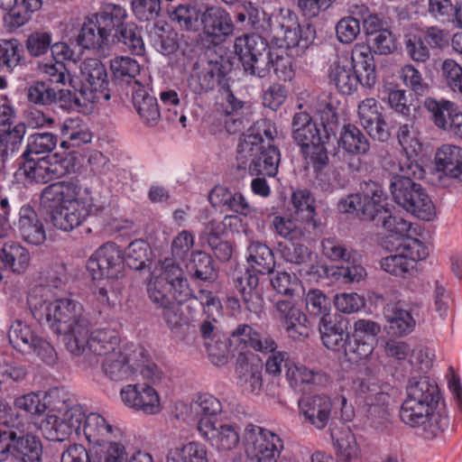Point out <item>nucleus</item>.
<instances>
[{
    "mask_svg": "<svg viewBox=\"0 0 462 462\" xmlns=\"http://www.w3.org/2000/svg\"><path fill=\"white\" fill-rule=\"evenodd\" d=\"M68 435L50 439L62 442L71 436L82 443L70 444L63 450L60 462H127L129 437L125 430L99 412H83L77 422L68 424Z\"/></svg>",
    "mask_w": 462,
    "mask_h": 462,
    "instance_id": "f257e3e1",
    "label": "nucleus"
},
{
    "mask_svg": "<svg viewBox=\"0 0 462 462\" xmlns=\"http://www.w3.org/2000/svg\"><path fill=\"white\" fill-rule=\"evenodd\" d=\"M37 285L31 289L27 297L29 309L39 322H45L57 333L66 335L67 349L73 355L84 352L87 335V320L82 317V305L63 297L57 285Z\"/></svg>",
    "mask_w": 462,
    "mask_h": 462,
    "instance_id": "f03ea898",
    "label": "nucleus"
},
{
    "mask_svg": "<svg viewBox=\"0 0 462 462\" xmlns=\"http://www.w3.org/2000/svg\"><path fill=\"white\" fill-rule=\"evenodd\" d=\"M398 140L405 156L397 163L393 162L391 171L395 176L390 185L392 196L408 213L430 221L436 216L435 206L426 190L413 180L424 176V170L413 159L421 152V143L418 134L408 125L400 127Z\"/></svg>",
    "mask_w": 462,
    "mask_h": 462,
    "instance_id": "7ed1b4c3",
    "label": "nucleus"
},
{
    "mask_svg": "<svg viewBox=\"0 0 462 462\" xmlns=\"http://www.w3.org/2000/svg\"><path fill=\"white\" fill-rule=\"evenodd\" d=\"M43 198L52 200L53 226L69 232L79 226L89 216L100 214L107 206L105 197L93 194L78 179H70L47 187Z\"/></svg>",
    "mask_w": 462,
    "mask_h": 462,
    "instance_id": "20e7f679",
    "label": "nucleus"
},
{
    "mask_svg": "<svg viewBox=\"0 0 462 462\" xmlns=\"http://www.w3.org/2000/svg\"><path fill=\"white\" fill-rule=\"evenodd\" d=\"M14 405L31 415L45 414L39 423V430L47 439L65 438L69 431L68 424L77 422V419L86 411L82 405L67 400L64 391L58 388L22 394L14 399Z\"/></svg>",
    "mask_w": 462,
    "mask_h": 462,
    "instance_id": "39448f33",
    "label": "nucleus"
},
{
    "mask_svg": "<svg viewBox=\"0 0 462 462\" xmlns=\"http://www.w3.org/2000/svg\"><path fill=\"white\" fill-rule=\"evenodd\" d=\"M276 130L271 121L260 119L240 138L236 160L239 169H247L252 176L274 177L278 172L281 153L273 144Z\"/></svg>",
    "mask_w": 462,
    "mask_h": 462,
    "instance_id": "423d86ee",
    "label": "nucleus"
},
{
    "mask_svg": "<svg viewBox=\"0 0 462 462\" xmlns=\"http://www.w3.org/2000/svg\"><path fill=\"white\" fill-rule=\"evenodd\" d=\"M438 402L436 385L425 378L410 381L407 396L400 411L402 421L410 427L420 429L425 438L438 436L449 425L448 416L437 411Z\"/></svg>",
    "mask_w": 462,
    "mask_h": 462,
    "instance_id": "0eeeda50",
    "label": "nucleus"
},
{
    "mask_svg": "<svg viewBox=\"0 0 462 462\" xmlns=\"http://www.w3.org/2000/svg\"><path fill=\"white\" fill-rule=\"evenodd\" d=\"M147 294L152 303L163 308V319L173 329L181 321V314L177 304L191 297V290L181 268L167 259L152 268L147 282Z\"/></svg>",
    "mask_w": 462,
    "mask_h": 462,
    "instance_id": "6e6552de",
    "label": "nucleus"
},
{
    "mask_svg": "<svg viewBox=\"0 0 462 462\" xmlns=\"http://www.w3.org/2000/svg\"><path fill=\"white\" fill-rule=\"evenodd\" d=\"M340 106V102L336 97L328 95H322L318 98L311 97L310 103L298 106L299 109H310L320 121V127L316 123L314 129H311V126L304 131L307 140L296 141L302 147V152L310 163L317 167L328 162L325 143L334 134L341 110Z\"/></svg>",
    "mask_w": 462,
    "mask_h": 462,
    "instance_id": "1a4fd4ad",
    "label": "nucleus"
},
{
    "mask_svg": "<svg viewBox=\"0 0 462 462\" xmlns=\"http://www.w3.org/2000/svg\"><path fill=\"white\" fill-rule=\"evenodd\" d=\"M328 79L343 95H351L362 85L371 88L376 82L374 56L366 44L356 43L351 53H342L331 61Z\"/></svg>",
    "mask_w": 462,
    "mask_h": 462,
    "instance_id": "9d476101",
    "label": "nucleus"
},
{
    "mask_svg": "<svg viewBox=\"0 0 462 462\" xmlns=\"http://www.w3.org/2000/svg\"><path fill=\"white\" fill-rule=\"evenodd\" d=\"M86 268L92 280H106L104 286L94 291L96 300L104 307L114 308L121 301L123 287L118 279L124 275L122 252L113 243H107L97 249L88 258Z\"/></svg>",
    "mask_w": 462,
    "mask_h": 462,
    "instance_id": "9b49d317",
    "label": "nucleus"
},
{
    "mask_svg": "<svg viewBox=\"0 0 462 462\" xmlns=\"http://www.w3.org/2000/svg\"><path fill=\"white\" fill-rule=\"evenodd\" d=\"M351 389L365 423L376 430H382L388 420L390 385L383 383L372 370L365 368L353 380Z\"/></svg>",
    "mask_w": 462,
    "mask_h": 462,
    "instance_id": "f8f14e48",
    "label": "nucleus"
},
{
    "mask_svg": "<svg viewBox=\"0 0 462 462\" xmlns=\"http://www.w3.org/2000/svg\"><path fill=\"white\" fill-rule=\"evenodd\" d=\"M337 207L340 212L360 215L364 219L382 226L386 232L396 230L394 225L399 226L401 230L407 226L403 217L393 213L387 194L374 183L366 184L362 193L350 194L341 199Z\"/></svg>",
    "mask_w": 462,
    "mask_h": 462,
    "instance_id": "ddd939ff",
    "label": "nucleus"
},
{
    "mask_svg": "<svg viewBox=\"0 0 462 462\" xmlns=\"http://www.w3.org/2000/svg\"><path fill=\"white\" fill-rule=\"evenodd\" d=\"M142 374L148 382L125 385L120 390V400L129 409L147 415L158 414L163 406L155 386L161 382L162 373L151 365L142 371Z\"/></svg>",
    "mask_w": 462,
    "mask_h": 462,
    "instance_id": "4468645a",
    "label": "nucleus"
},
{
    "mask_svg": "<svg viewBox=\"0 0 462 462\" xmlns=\"http://www.w3.org/2000/svg\"><path fill=\"white\" fill-rule=\"evenodd\" d=\"M121 13H113V4L102 5L97 13L87 15L78 34V45L96 51H107L112 42L113 20L121 18Z\"/></svg>",
    "mask_w": 462,
    "mask_h": 462,
    "instance_id": "2eb2a0df",
    "label": "nucleus"
},
{
    "mask_svg": "<svg viewBox=\"0 0 462 462\" xmlns=\"http://www.w3.org/2000/svg\"><path fill=\"white\" fill-rule=\"evenodd\" d=\"M148 364L145 349L134 343H123L116 350L106 356L102 361V371L112 381H124L142 374Z\"/></svg>",
    "mask_w": 462,
    "mask_h": 462,
    "instance_id": "dca6fc26",
    "label": "nucleus"
},
{
    "mask_svg": "<svg viewBox=\"0 0 462 462\" xmlns=\"http://www.w3.org/2000/svg\"><path fill=\"white\" fill-rule=\"evenodd\" d=\"M243 445L249 462H277L283 449L278 434L253 424L245 428Z\"/></svg>",
    "mask_w": 462,
    "mask_h": 462,
    "instance_id": "f3484780",
    "label": "nucleus"
},
{
    "mask_svg": "<svg viewBox=\"0 0 462 462\" xmlns=\"http://www.w3.org/2000/svg\"><path fill=\"white\" fill-rule=\"evenodd\" d=\"M6 426L0 427V462L13 456L21 462H37L40 460L42 448L41 440L32 435H23V431Z\"/></svg>",
    "mask_w": 462,
    "mask_h": 462,
    "instance_id": "a211bd4d",
    "label": "nucleus"
},
{
    "mask_svg": "<svg viewBox=\"0 0 462 462\" xmlns=\"http://www.w3.org/2000/svg\"><path fill=\"white\" fill-rule=\"evenodd\" d=\"M8 339L15 350L23 354L33 353L46 365H54L57 360V353L51 344L38 336L25 321L16 319L12 322Z\"/></svg>",
    "mask_w": 462,
    "mask_h": 462,
    "instance_id": "6ab92c4d",
    "label": "nucleus"
},
{
    "mask_svg": "<svg viewBox=\"0 0 462 462\" xmlns=\"http://www.w3.org/2000/svg\"><path fill=\"white\" fill-rule=\"evenodd\" d=\"M404 223L407 226L403 230L394 225L393 227L397 230L387 231L390 237L383 241V246L389 251L400 252L414 268L417 262L429 256L430 250L427 244L418 237L419 226L405 219Z\"/></svg>",
    "mask_w": 462,
    "mask_h": 462,
    "instance_id": "aec40b11",
    "label": "nucleus"
},
{
    "mask_svg": "<svg viewBox=\"0 0 462 462\" xmlns=\"http://www.w3.org/2000/svg\"><path fill=\"white\" fill-rule=\"evenodd\" d=\"M267 42L257 33H246L236 37L234 42V52L243 65L245 72L263 78L267 69L263 67V53L267 49Z\"/></svg>",
    "mask_w": 462,
    "mask_h": 462,
    "instance_id": "412c9836",
    "label": "nucleus"
},
{
    "mask_svg": "<svg viewBox=\"0 0 462 462\" xmlns=\"http://www.w3.org/2000/svg\"><path fill=\"white\" fill-rule=\"evenodd\" d=\"M81 86L79 94L85 101L94 104L101 97L108 100L110 96L106 92L108 86L107 73L102 61L96 58L85 59L80 66Z\"/></svg>",
    "mask_w": 462,
    "mask_h": 462,
    "instance_id": "4be33fe9",
    "label": "nucleus"
},
{
    "mask_svg": "<svg viewBox=\"0 0 462 462\" xmlns=\"http://www.w3.org/2000/svg\"><path fill=\"white\" fill-rule=\"evenodd\" d=\"M197 430L199 436L218 452L233 450L240 442L238 426L219 419L199 420Z\"/></svg>",
    "mask_w": 462,
    "mask_h": 462,
    "instance_id": "5701e85b",
    "label": "nucleus"
},
{
    "mask_svg": "<svg viewBox=\"0 0 462 462\" xmlns=\"http://www.w3.org/2000/svg\"><path fill=\"white\" fill-rule=\"evenodd\" d=\"M70 169V162L57 153L39 160L28 158L20 167L21 174L36 182H49L66 175Z\"/></svg>",
    "mask_w": 462,
    "mask_h": 462,
    "instance_id": "b1692460",
    "label": "nucleus"
},
{
    "mask_svg": "<svg viewBox=\"0 0 462 462\" xmlns=\"http://www.w3.org/2000/svg\"><path fill=\"white\" fill-rule=\"evenodd\" d=\"M269 22L276 43L301 49L307 47L308 41L301 37L300 27L295 13L290 9H281L272 15Z\"/></svg>",
    "mask_w": 462,
    "mask_h": 462,
    "instance_id": "393cba45",
    "label": "nucleus"
},
{
    "mask_svg": "<svg viewBox=\"0 0 462 462\" xmlns=\"http://www.w3.org/2000/svg\"><path fill=\"white\" fill-rule=\"evenodd\" d=\"M121 346L120 337L116 330L107 328H97L88 335V329L87 328L84 352L76 356H84L83 362L86 364V367H93L97 361L90 357L91 353L106 357L116 351Z\"/></svg>",
    "mask_w": 462,
    "mask_h": 462,
    "instance_id": "a878e982",
    "label": "nucleus"
},
{
    "mask_svg": "<svg viewBox=\"0 0 462 462\" xmlns=\"http://www.w3.org/2000/svg\"><path fill=\"white\" fill-rule=\"evenodd\" d=\"M278 319L287 336L294 341H303L309 337L310 324L307 316L290 300L276 303Z\"/></svg>",
    "mask_w": 462,
    "mask_h": 462,
    "instance_id": "bb28decb",
    "label": "nucleus"
},
{
    "mask_svg": "<svg viewBox=\"0 0 462 462\" xmlns=\"http://www.w3.org/2000/svg\"><path fill=\"white\" fill-rule=\"evenodd\" d=\"M121 13V18L113 20L112 42L124 44L134 55H143L145 45L138 26L133 22H126L127 11L121 5L113 4V13Z\"/></svg>",
    "mask_w": 462,
    "mask_h": 462,
    "instance_id": "cd10ccee",
    "label": "nucleus"
},
{
    "mask_svg": "<svg viewBox=\"0 0 462 462\" xmlns=\"http://www.w3.org/2000/svg\"><path fill=\"white\" fill-rule=\"evenodd\" d=\"M360 125L374 139L385 141L389 137L386 122L381 112V106L374 97H366L357 106Z\"/></svg>",
    "mask_w": 462,
    "mask_h": 462,
    "instance_id": "c85d7f7f",
    "label": "nucleus"
},
{
    "mask_svg": "<svg viewBox=\"0 0 462 462\" xmlns=\"http://www.w3.org/2000/svg\"><path fill=\"white\" fill-rule=\"evenodd\" d=\"M154 48L164 56L173 55L177 62L184 63L188 58L187 50L179 42L178 33L164 21H158L150 31Z\"/></svg>",
    "mask_w": 462,
    "mask_h": 462,
    "instance_id": "c756f323",
    "label": "nucleus"
},
{
    "mask_svg": "<svg viewBox=\"0 0 462 462\" xmlns=\"http://www.w3.org/2000/svg\"><path fill=\"white\" fill-rule=\"evenodd\" d=\"M201 26L204 33L215 44L224 42L234 31L230 14L219 6L206 9L201 14Z\"/></svg>",
    "mask_w": 462,
    "mask_h": 462,
    "instance_id": "7c9ffc66",
    "label": "nucleus"
},
{
    "mask_svg": "<svg viewBox=\"0 0 462 462\" xmlns=\"http://www.w3.org/2000/svg\"><path fill=\"white\" fill-rule=\"evenodd\" d=\"M332 407V401L324 394L305 396L298 402L300 415L319 430L327 426L331 416Z\"/></svg>",
    "mask_w": 462,
    "mask_h": 462,
    "instance_id": "2f4dec72",
    "label": "nucleus"
},
{
    "mask_svg": "<svg viewBox=\"0 0 462 462\" xmlns=\"http://www.w3.org/2000/svg\"><path fill=\"white\" fill-rule=\"evenodd\" d=\"M389 333L402 337L411 333L416 327L414 309L406 302L388 304L383 310Z\"/></svg>",
    "mask_w": 462,
    "mask_h": 462,
    "instance_id": "473e14b6",
    "label": "nucleus"
},
{
    "mask_svg": "<svg viewBox=\"0 0 462 462\" xmlns=\"http://www.w3.org/2000/svg\"><path fill=\"white\" fill-rule=\"evenodd\" d=\"M239 387L246 393L258 394L263 386L262 365L253 354H240L236 367Z\"/></svg>",
    "mask_w": 462,
    "mask_h": 462,
    "instance_id": "72a5a7b5",
    "label": "nucleus"
},
{
    "mask_svg": "<svg viewBox=\"0 0 462 462\" xmlns=\"http://www.w3.org/2000/svg\"><path fill=\"white\" fill-rule=\"evenodd\" d=\"M229 344L230 346L237 350L252 348L265 354L277 348V344L273 339L263 337L256 330L246 324L237 326L231 333Z\"/></svg>",
    "mask_w": 462,
    "mask_h": 462,
    "instance_id": "f704fd0d",
    "label": "nucleus"
},
{
    "mask_svg": "<svg viewBox=\"0 0 462 462\" xmlns=\"http://www.w3.org/2000/svg\"><path fill=\"white\" fill-rule=\"evenodd\" d=\"M14 225L20 236L28 244L38 245L46 239L42 220L29 205L21 207Z\"/></svg>",
    "mask_w": 462,
    "mask_h": 462,
    "instance_id": "c9c22d12",
    "label": "nucleus"
},
{
    "mask_svg": "<svg viewBox=\"0 0 462 462\" xmlns=\"http://www.w3.org/2000/svg\"><path fill=\"white\" fill-rule=\"evenodd\" d=\"M212 207L220 208L226 207L245 217H255L256 209L250 206L245 198L239 192L232 193L223 185H216L208 194Z\"/></svg>",
    "mask_w": 462,
    "mask_h": 462,
    "instance_id": "e433bc0d",
    "label": "nucleus"
},
{
    "mask_svg": "<svg viewBox=\"0 0 462 462\" xmlns=\"http://www.w3.org/2000/svg\"><path fill=\"white\" fill-rule=\"evenodd\" d=\"M134 86L137 88L134 90L132 96L134 107L145 125L153 126L161 117L157 99L148 93V82L135 80Z\"/></svg>",
    "mask_w": 462,
    "mask_h": 462,
    "instance_id": "4c0bfd02",
    "label": "nucleus"
},
{
    "mask_svg": "<svg viewBox=\"0 0 462 462\" xmlns=\"http://www.w3.org/2000/svg\"><path fill=\"white\" fill-rule=\"evenodd\" d=\"M435 169L438 172L462 180V148L453 144H443L436 151Z\"/></svg>",
    "mask_w": 462,
    "mask_h": 462,
    "instance_id": "58836bf2",
    "label": "nucleus"
},
{
    "mask_svg": "<svg viewBox=\"0 0 462 462\" xmlns=\"http://www.w3.org/2000/svg\"><path fill=\"white\" fill-rule=\"evenodd\" d=\"M277 47L270 49L267 54V61L262 64L267 70V75L273 72L281 80H291L294 76L292 60L288 52V47L282 43H276Z\"/></svg>",
    "mask_w": 462,
    "mask_h": 462,
    "instance_id": "ea45409f",
    "label": "nucleus"
},
{
    "mask_svg": "<svg viewBox=\"0 0 462 462\" xmlns=\"http://www.w3.org/2000/svg\"><path fill=\"white\" fill-rule=\"evenodd\" d=\"M1 6L7 10L5 21L11 28H18L25 24L32 14L42 6V0H0Z\"/></svg>",
    "mask_w": 462,
    "mask_h": 462,
    "instance_id": "a19ab883",
    "label": "nucleus"
},
{
    "mask_svg": "<svg viewBox=\"0 0 462 462\" xmlns=\"http://www.w3.org/2000/svg\"><path fill=\"white\" fill-rule=\"evenodd\" d=\"M28 250L17 241L5 242L0 249V262L9 271L24 273L30 264Z\"/></svg>",
    "mask_w": 462,
    "mask_h": 462,
    "instance_id": "79ce46f5",
    "label": "nucleus"
},
{
    "mask_svg": "<svg viewBox=\"0 0 462 462\" xmlns=\"http://www.w3.org/2000/svg\"><path fill=\"white\" fill-rule=\"evenodd\" d=\"M282 255L286 262L300 266V275H310L319 272L318 270V254L310 252L302 245L292 243L282 250Z\"/></svg>",
    "mask_w": 462,
    "mask_h": 462,
    "instance_id": "37998d69",
    "label": "nucleus"
},
{
    "mask_svg": "<svg viewBox=\"0 0 462 462\" xmlns=\"http://www.w3.org/2000/svg\"><path fill=\"white\" fill-rule=\"evenodd\" d=\"M291 203L295 215L308 226L314 229L320 226V222L317 218L315 199L310 190L302 189L293 191Z\"/></svg>",
    "mask_w": 462,
    "mask_h": 462,
    "instance_id": "c03bdc74",
    "label": "nucleus"
},
{
    "mask_svg": "<svg viewBox=\"0 0 462 462\" xmlns=\"http://www.w3.org/2000/svg\"><path fill=\"white\" fill-rule=\"evenodd\" d=\"M60 134L63 137L60 146H79L91 142L92 134L88 125L79 117H70L63 121L60 125Z\"/></svg>",
    "mask_w": 462,
    "mask_h": 462,
    "instance_id": "a18cd8bd",
    "label": "nucleus"
},
{
    "mask_svg": "<svg viewBox=\"0 0 462 462\" xmlns=\"http://www.w3.org/2000/svg\"><path fill=\"white\" fill-rule=\"evenodd\" d=\"M252 272L247 269L244 276L237 278L236 287L242 294L248 310L257 312L262 309L263 300L257 273H252Z\"/></svg>",
    "mask_w": 462,
    "mask_h": 462,
    "instance_id": "49530a36",
    "label": "nucleus"
},
{
    "mask_svg": "<svg viewBox=\"0 0 462 462\" xmlns=\"http://www.w3.org/2000/svg\"><path fill=\"white\" fill-rule=\"evenodd\" d=\"M246 262L249 270L261 274L270 273L275 267L273 251L261 242H252L248 245Z\"/></svg>",
    "mask_w": 462,
    "mask_h": 462,
    "instance_id": "de8ad7c7",
    "label": "nucleus"
},
{
    "mask_svg": "<svg viewBox=\"0 0 462 462\" xmlns=\"http://www.w3.org/2000/svg\"><path fill=\"white\" fill-rule=\"evenodd\" d=\"M338 148L348 154H365L369 151V142L362 131L352 124L345 125L339 134Z\"/></svg>",
    "mask_w": 462,
    "mask_h": 462,
    "instance_id": "09e8293b",
    "label": "nucleus"
},
{
    "mask_svg": "<svg viewBox=\"0 0 462 462\" xmlns=\"http://www.w3.org/2000/svg\"><path fill=\"white\" fill-rule=\"evenodd\" d=\"M319 332L323 345L334 352L345 353L348 335L340 323L324 319L319 321Z\"/></svg>",
    "mask_w": 462,
    "mask_h": 462,
    "instance_id": "8fccbe9b",
    "label": "nucleus"
},
{
    "mask_svg": "<svg viewBox=\"0 0 462 462\" xmlns=\"http://www.w3.org/2000/svg\"><path fill=\"white\" fill-rule=\"evenodd\" d=\"M216 66L211 63L196 64L188 79V88L194 94L211 90L217 82Z\"/></svg>",
    "mask_w": 462,
    "mask_h": 462,
    "instance_id": "3c124183",
    "label": "nucleus"
},
{
    "mask_svg": "<svg viewBox=\"0 0 462 462\" xmlns=\"http://www.w3.org/2000/svg\"><path fill=\"white\" fill-rule=\"evenodd\" d=\"M219 105L221 112L226 116L224 121L226 130L230 134L240 131L243 126V120L238 116V111L242 108V102L229 89H224Z\"/></svg>",
    "mask_w": 462,
    "mask_h": 462,
    "instance_id": "603ef678",
    "label": "nucleus"
},
{
    "mask_svg": "<svg viewBox=\"0 0 462 462\" xmlns=\"http://www.w3.org/2000/svg\"><path fill=\"white\" fill-rule=\"evenodd\" d=\"M166 462H208V448L199 441H189L171 448Z\"/></svg>",
    "mask_w": 462,
    "mask_h": 462,
    "instance_id": "864d4df0",
    "label": "nucleus"
},
{
    "mask_svg": "<svg viewBox=\"0 0 462 462\" xmlns=\"http://www.w3.org/2000/svg\"><path fill=\"white\" fill-rule=\"evenodd\" d=\"M286 378L291 387L300 391L305 385L321 383L324 375L302 364L293 362L286 371Z\"/></svg>",
    "mask_w": 462,
    "mask_h": 462,
    "instance_id": "5fc2aeb1",
    "label": "nucleus"
},
{
    "mask_svg": "<svg viewBox=\"0 0 462 462\" xmlns=\"http://www.w3.org/2000/svg\"><path fill=\"white\" fill-rule=\"evenodd\" d=\"M0 129V158H5L14 152L21 145L26 133V126L23 123L12 125V122Z\"/></svg>",
    "mask_w": 462,
    "mask_h": 462,
    "instance_id": "6e6d98bb",
    "label": "nucleus"
},
{
    "mask_svg": "<svg viewBox=\"0 0 462 462\" xmlns=\"http://www.w3.org/2000/svg\"><path fill=\"white\" fill-rule=\"evenodd\" d=\"M424 106L430 113L434 125L442 130H447L448 124L457 108L455 103L446 99L427 98Z\"/></svg>",
    "mask_w": 462,
    "mask_h": 462,
    "instance_id": "4d7b16f0",
    "label": "nucleus"
},
{
    "mask_svg": "<svg viewBox=\"0 0 462 462\" xmlns=\"http://www.w3.org/2000/svg\"><path fill=\"white\" fill-rule=\"evenodd\" d=\"M159 97L166 119L169 122L179 123L182 127H186L187 117L178 93L173 89H166L162 90Z\"/></svg>",
    "mask_w": 462,
    "mask_h": 462,
    "instance_id": "13d9d810",
    "label": "nucleus"
},
{
    "mask_svg": "<svg viewBox=\"0 0 462 462\" xmlns=\"http://www.w3.org/2000/svg\"><path fill=\"white\" fill-rule=\"evenodd\" d=\"M23 57V46L16 39L0 40V72L11 73Z\"/></svg>",
    "mask_w": 462,
    "mask_h": 462,
    "instance_id": "bf43d9fd",
    "label": "nucleus"
},
{
    "mask_svg": "<svg viewBox=\"0 0 462 462\" xmlns=\"http://www.w3.org/2000/svg\"><path fill=\"white\" fill-rule=\"evenodd\" d=\"M110 70L116 80L134 82L140 75L141 66L136 60L129 56H116L110 60Z\"/></svg>",
    "mask_w": 462,
    "mask_h": 462,
    "instance_id": "052dcab7",
    "label": "nucleus"
},
{
    "mask_svg": "<svg viewBox=\"0 0 462 462\" xmlns=\"http://www.w3.org/2000/svg\"><path fill=\"white\" fill-rule=\"evenodd\" d=\"M38 68L40 72L47 78L51 83L62 86L69 83L73 88H77V82L69 76L64 63L51 59V60L39 62Z\"/></svg>",
    "mask_w": 462,
    "mask_h": 462,
    "instance_id": "680f3d73",
    "label": "nucleus"
},
{
    "mask_svg": "<svg viewBox=\"0 0 462 462\" xmlns=\"http://www.w3.org/2000/svg\"><path fill=\"white\" fill-rule=\"evenodd\" d=\"M191 408L199 414V420L210 419L218 420L217 415L222 411L221 402L213 395L204 393H198L191 403Z\"/></svg>",
    "mask_w": 462,
    "mask_h": 462,
    "instance_id": "e2e57ef3",
    "label": "nucleus"
},
{
    "mask_svg": "<svg viewBox=\"0 0 462 462\" xmlns=\"http://www.w3.org/2000/svg\"><path fill=\"white\" fill-rule=\"evenodd\" d=\"M201 14L195 6L188 5H180L170 12L171 19L188 31H198L200 28Z\"/></svg>",
    "mask_w": 462,
    "mask_h": 462,
    "instance_id": "0e129e2a",
    "label": "nucleus"
},
{
    "mask_svg": "<svg viewBox=\"0 0 462 462\" xmlns=\"http://www.w3.org/2000/svg\"><path fill=\"white\" fill-rule=\"evenodd\" d=\"M186 269L195 278L207 281L211 278L213 273L211 257L201 251L194 252L186 263Z\"/></svg>",
    "mask_w": 462,
    "mask_h": 462,
    "instance_id": "69168bd1",
    "label": "nucleus"
},
{
    "mask_svg": "<svg viewBox=\"0 0 462 462\" xmlns=\"http://www.w3.org/2000/svg\"><path fill=\"white\" fill-rule=\"evenodd\" d=\"M57 144V137L51 133H37L28 137L27 148L23 152V158H33V154L47 153L51 152Z\"/></svg>",
    "mask_w": 462,
    "mask_h": 462,
    "instance_id": "338daca9",
    "label": "nucleus"
},
{
    "mask_svg": "<svg viewBox=\"0 0 462 462\" xmlns=\"http://www.w3.org/2000/svg\"><path fill=\"white\" fill-rule=\"evenodd\" d=\"M440 74L450 90L462 97V67L454 60L447 59L441 63Z\"/></svg>",
    "mask_w": 462,
    "mask_h": 462,
    "instance_id": "774afa93",
    "label": "nucleus"
}]
</instances>
